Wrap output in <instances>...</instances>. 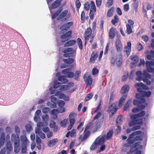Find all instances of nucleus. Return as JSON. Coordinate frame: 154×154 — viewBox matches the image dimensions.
<instances>
[{
    "instance_id": "obj_1",
    "label": "nucleus",
    "mask_w": 154,
    "mask_h": 154,
    "mask_svg": "<svg viewBox=\"0 0 154 154\" xmlns=\"http://www.w3.org/2000/svg\"><path fill=\"white\" fill-rule=\"evenodd\" d=\"M134 86L137 89L138 92H141V94H136V97L137 99H140H140L142 97L143 98V97H149L151 94V92L150 91H143V89H146V86L144 85L142 83H137L134 85Z\"/></svg>"
},
{
    "instance_id": "obj_2",
    "label": "nucleus",
    "mask_w": 154,
    "mask_h": 154,
    "mask_svg": "<svg viewBox=\"0 0 154 154\" xmlns=\"http://www.w3.org/2000/svg\"><path fill=\"white\" fill-rule=\"evenodd\" d=\"M122 56L120 53L117 55L116 57H112L110 59V63L111 66H114L115 63L118 66H120L122 63Z\"/></svg>"
},
{
    "instance_id": "obj_3",
    "label": "nucleus",
    "mask_w": 154,
    "mask_h": 154,
    "mask_svg": "<svg viewBox=\"0 0 154 154\" xmlns=\"http://www.w3.org/2000/svg\"><path fill=\"white\" fill-rule=\"evenodd\" d=\"M103 115L100 112H98L94 117V120L98 119V122H97L95 126L97 130L100 127L103 121Z\"/></svg>"
},
{
    "instance_id": "obj_4",
    "label": "nucleus",
    "mask_w": 154,
    "mask_h": 154,
    "mask_svg": "<svg viewBox=\"0 0 154 154\" xmlns=\"http://www.w3.org/2000/svg\"><path fill=\"white\" fill-rule=\"evenodd\" d=\"M71 14L68 13V11L67 10H65L60 14L57 19V20H61V21H64L69 18Z\"/></svg>"
},
{
    "instance_id": "obj_5",
    "label": "nucleus",
    "mask_w": 154,
    "mask_h": 154,
    "mask_svg": "<svg viewBox=\"0 0 154 154\" xmlns=\"http://www.w3.org/2000/svg\"><path fill=\"white\" fill-rule=\"evenodd\" d=\"M62 52L65 53L63 55L65 57H72L75 54V51L72 48H69L63 49Z\"/></svg>"
},
{
    "instance_id": "obj_6",
    "label": "nucleus",
    "mask_w": 154,
    "mask_h": 154,
    "mask_svg": "<svg viewBox=\"0 0 154 154\" xmlns=\"http://www.w3.org/2000/svg\"><path fill=\"white\" fill-rule=\"evenodd\" d=\"M141 131H135L130 134L127 141L131 145L134 142L135 140L134 138V137L137 135H139L141 134Z\"/></svg>"
},
{
    "instance_id": "obj_7",
    "label": "nucleus",
    "mask_w": 154,
    "mask_h": 154,
    "mask_svg": "<svg viewBox=\"0 0 154 154\" xmlns=\"http://www.w3.org/2000/svg\"><path fill=\"white\" fill-rule=\"evenodd\" d=\"M117 108V106L114 103L112 104L109 106L107 111L109 113H110L109 115V117H112L114 113L116 112Z\"/></svg>"
},
{
    "instance_id": "obj_8",
    "label": "nucleus",
    "mask_w": 154,
    "mask_h": 154,
    "mask_svg": "<svg viewBox=\"0 0 154 154\" xmlns=\"http://www.w3.org/2000/svg\"><path fill=\"white\" fill-rule=\"evenodd\" d=\"M151 77L150 75L147 71L144 70L142 80L148 85H150L151 84L150 81L148 80L149 79H150Z\"/></svg>"
},
{
    "instance_id": "obj_9",
    "label": "nucleus",
    "mask_w": 154,
    "mask_h": 154,
    "mask_svg": "<svg viewBox=\"0 0 154 154\" xmlns=\"http://www.w3.org/2000/svg\"><path fill=\"white\" fill-rule=\"evenodd\" d=\"M145 102V100L144 98H141L140 101L137 100H134L133 101V104L134 105H136L138 107H140L141 109H143L145 107V106L143 105V103Z\"/></svg>"
},
{
    "instance_id": "obj_10",
    "label": "nucleus",
    "mask_w": 154,
    "mask_h": 154,
    "mask_svg": "<svg viewBox=\"0 0 154 154\" xmlns=\"http://www.w3.org/2000/svg\"><path fill=\"white\" fill-rule=\"evenodd\" d=\"M62 72L64 75L65 77L72 78L74 77V74L71 71L70 69H66L63 70Z\"/></svg>"
},
{
    "instance_id": "obj_11",
    "label": "nucleus",
    "mask_w": 154,
    "mask_h": 154,
    "mask_svg": "<svg viewBox=\"0 0 154 154\" xmlns=\"http://www.w3.org/2000/svg\"><path fill=\"white\" fill-rule=\"evenodd\" d=\"M84 79L85 81L87 83V87H90L92 83V79L88 73H86L84 76Z\"/></svg>"
},
{
    "instance_id": "obj_12",
    "label": "nucleus",
    "mask_w": 154,
    "mask_h": 154,
    "mask_svg": "<svg viewBox=\"0 0 154 154\" xmlns=\"http://www.w3.org/2000/svg\"><path fill=\"white\" fill-rule=\"evenodd\" d=\"M146 65L147 69L149 72H154V67H152L154 65V60L150 61H146Z\"/></svg>"
},
{
    "instance_id": "obj_13",
    "label": "nucleus",
    "mask_w": 154,
    "mask_h": 154,
    "mask_svg": "<svg viewBox=\"0 0 154 154\" xmlns=\"http://www.w3.org/2000/svg\"><path fill=\"white\" fill-rule=\"evenodd\" d=\"M72 24L73 22H70L62 25L60 27V29L61 30V33H63L65 32L64 31L67 30Z\"/></svg>"
},
{
    "instance_id": "obj_14",
    "label": "nucleus",
    "mask_w": 154,
    "mask_h": 154,
    "mask_svg": "<svg viewBox=\"0 0 154 154\" xmlns=\"http://www.w3.org/2000/svg\"><path fill=\"white\" fill-rule=\"evenodd\" d=\"M143 147L142 145H141V143L140 142H138L135 143L134 144V146H133L131 149L130 152H127L126 154H131L133 152L132 151L133 149H141Z\"/></svg>"
},
{
    "instance_id": "obj_15",
    "label": "nucleus",
    "mask_w": 154,
    "mask_h": 154,
    "mask_svg": "<svg viewBox=\"0 0 154 154\" xmlns=\"http://www.w3.org/2000/svg\"><path fill=\"white\" fill-rule=\"evenodd\" d=\"M55 96L59 98L63 99L65 101H68L69 98L68 96H66L65 94L61 93L60 91H58L55 94Z\"/></svg>"
},
{
    "instance_id": "obj_16",
    "label": "nucleus",
    "mask_w": 154,
    "mask_h": 154,
    "mask_svg": "<svg viewBox=\"0 0 154 154\" xmlns=\"http://www.w3.org/2000/svg\"><path fill=\"white\" fill-rule=\"evenodd\" d=\"M72 32L70 31H69L65 33V34L61 36V38L62 39V42H65L66 41L68 40L71 37V34Z\"/></svg>"
},
{
    "instance_id": "obj_17",
    "label": "nucleus",
    "mask_w": 154,
    "mask_h": 154,
    "mask_svg": "<svg viewBox=\"0 0 154 154\" xmlns=\"http://www.w3.org/2000/svg\"><path fill=\"white\" fill-rule=\"evenodd\" d=\"M105 139L106 136L105 135L102 136H100L96 139L95 141L98 145H101L103 143L105 140Z\"/></svg>"
},
{
    "instance_id": "obj_18",
    "label": "nucleus",
    "mask_w": 154,
    "mask_h": 154,
    "mask_svg": "<svg viewBox=\"0 0 154 154\" xmlns=\"http://www.w3.org/2000/svg\"><path fill=\"white\" fill-rule=\"evenodd\" d=\"M131 42H129L127 43V45L124 48V52L126 54L127 56L130 54L131 51Z\"/></svg>"
},
{
    "instance_id": "obj_19",
    "label": "nucleus",
    "mask_w": 154,
    "mask_h": 154,
    "mask_svg": "<svg viewBox=\"0 0 154 154\" xmlns=\"http://www.w3.org/2000/svg\"><path fill=\"white\" fill-rule=\"evenodd\" d=\"M11 140L14 142V144L20 143L19 135L12 134L11 136Z\"/></svg>"
},
{
    "instance_id": "obj_20",
    "label": "nucleus",
    "mask_w": 154,
    "mask_h": 154,
    "mask_svg": "<svg viewBox=\"0 0 154 154\" xmlns=\"http://www.w3.org/2000/svg\"><path fill=\"white\" fill-rule=\"evenodd\" d=\"M35 133L36 134L39 136L42 139H44L45 138V135L44 133L41 131L40 128H36Z\"/></svg>"
},
{
    "instance_id": "obj_21",
    "label": "nucleus",
    "mask_w": 154,
    "mask_h": 154,
    "mask_svg": "<svg viewBox=\"0 0 154 154\" xmlns=\"http://www.w3.org/2000/svg\"><path fill=\"white\" fill-rule=\"evenodd\" d=\"M74 84L72 82L68 83L67 85H63L61 86L60 90L61 91H66L69 88V87L73 86Z\"/></svg>"
},
{
    "instance_id": "obj_22",
    "label": "nucleus",
    "mask_w": 154,
    "mask_h": 154,
    "mask_svg": "<svg viewBox=\"0 0 154 154\" xmlns=\"http://www.w3.org/2000/svg\"><path fill=\"white\" fill-rule=\"evenodd\" d=\"M58 142V139L54 138L49 141L48 142L47 145L50 147H52L55 145Z\"/></svg>"
},
{
    "instance_id": "obj_23",
    "label": "nucleus",
    "mask_w": 154,
    "mask_h": 154,
    "mask_svg": "<svg viewBox=\"0 0 154 154\" xmlns=\"http://www.w3.org/2000/svg\"><path fill=\"white\" fill-rule=\"evenodd\" d=\"M21 144H29V141L27 139L26 136L23 135L20 137Z\"/></svg>"
},
{
    "instance_id": "obj_24",
    "label": "nucleus",
    "mask_w": 154,
    "mask_h": 154,
    "mask_svg": "<svg viewBox=\"0 0 154 154\" xmlns=\"http://www.w3.org/2000/svg\"><path fill=\"white\" fill-rule=\"evenodd\" d=\"M116 44L117 51L118 52H120L122 48L120 41L119 39L117 40L116 41Z\"/></svg>"
},
{
    "instance_id": "obj_25",
    "label": "nucleus",
    "mask_w": 154,
    "mask_h": 154,
    "mask_svg": "<svg viewBox=\"0 0 154 154\" xmlns=\"http://www.w3.org/2000/svg\"><path fill=\"white\" fill-rule=\"evenodd\" d=\"M146 112L145 111H143L139 113L132 115L131 116V119L139 118L141 117L145 114Z\"/></svg>"
},
{
    "instance_id": "obj_26",
    "label": "nucleus",
    "mask_w": 154,
    "mask_h": 154,
    "mask_svg": "<svg viewBox=\"0 0 154 154\" xmlns=\"http://www.w3.org/2000/svg\"><path fill=\"white\" fill-rule=\"evenodd\" d=\"M50 113L51 115L53 116V119H56L57 118V115L58 113V109H53L51 111Z\"/></svg>"
},
{
    "instance_id": "obj_27",
    "label": "nucleus",
    "mask_w": 154,
    "mask_h": 154,
    "mask_svg": "<svg viewBox=\"0 0 154 154\" xmlns=\"http://www.w3.org/2000/svg\"><path fill=\"white\" fill-rule=\"evenodd\" d=\"M65 77L64 75H60L59 77L58 80L59 81L61 82L62 83H66L68 82V80Z\"/></svg>"
},
{
    "instance_id": "obj_28",
    "label": "nucleus",
    "mask_w": 154,
    "mask_h": 154,
    "mask_svg": "<svg viewBox=\"0 0 154 154\" xmlns=\"http://www.w3.org/2000/svg\"><path fill=\"white\" fill-rule=\"evenodd\" d=\"M136 75L137 76V77L136 78V80L140 81L142 80L143 74H142V72L140 71H138L136 72Z\"/></svg>"
},
{
    "instance_id": "obj_29",
    "label": "nucleus",
    "mask_w": 154,
    "mask_h": 154,
    "mask_svg": "<svg viewBox=\"0 0 154 154\" xmlns=\"http://www.w3.org/2000/svg\"><path fill=\"white\" fill-rule=\"evenodd\" d=\"M129 89V88L128 86L125 85L122 88L120 92L121 94H123L128 92Z\"/></svg>"
},
{
    "instance_id": "obj_30",
    "label": "nucleus",
    "mask_w": 154,
    "mask_h": 154,
    "mask_svg": "<svg viewBox=\"0 0 154 154\" xmlns=\"http://www.w3.org/2000/svg\"><path fill=\"white\" fill-rule=\"evenodd\" d=\"M115 36V29L111 28L109 30V36L110 39L113 38Z\"/></svg>"
},
{
    "instance_id": "obj_31",
    "label": "nucleus",
    "mask_w": 154,
    "mask_h": 154,
    "mask_svg": "<svg viewBox=\"0 0 154 154\" xmlns=\"http://www.w3.org/2000/svg\"><path fill=\"white\" fill-rule=\"evenodd\" d=\"M132 102V99H129L127 101L126 103L124 106L123 109L124 110H126L129 108L131 103Z\"/></svg>"
},
{
    "instance_id": "obj_32",
    "label": "nucleus",
    "mask_w": 154,
    "mask_h": 154,
    "mask_svg": "<svg viewBox=\"0 0 154 154\" xmlns=\"http://www.w3.org/2000/svg\"><path fill=\"white\" fill-rule=\"evenodd\" d=\"M127 97V95H124L120 98L119 103V107H121L122 106L123 103L126 99Z\"/></svg>"
},
{
    "instance_id": "obj_33",
    "label": "nucleus",
    "mask_w": 154,
    "mask_h": 154,
    "mask_svg": "<svg viewBox=\"0 0 154 154\" xmlns=\"http://www.w3.org/2000/svg\"><path fill=\"white\" fill-rule=\"evenodd\" d=\"M75 42L76 41L75 40H70L64 44V46L66 47L72 46L74 45Z\"/></svg>"
},
{
    "instance_id": "obj_34",
    "label": "nucleus",
    "mask_w": 154,
    "mask_h": 154,
    "mask_svg": "<svg viewBox=\"0 0 154 154\" xmlns=\"http://www.w3.org/2000/svg\"><path fill=\"white\" fill-rule=\"evenodd\" d=\"M29 144H21V151L23 153H25L27 151V147Z\"/></svg>"
},
{
    "instance_id": "obj_35",
    "label": "nucleus",
    "mask_w": 154,
    "mask_h": 154,
    "mask_svg": "<svg viewBox=\"0 0 154 154\" xmlns=\"http://www.w3.org/2000/svg\"><path fill=\"white\" fill-rule=\"evenodd\" d=\"M5 134L4 133H2L0 138V144L1 146H3L5 143Z\"/></svg>"
},
{
    "instance_id": "obj_36",
    "label": "nucleus",
    "mask_w": 154,
    "mask_h": 154,
    "mask_svg": "<svg viewBox=\"0 0 154 154\" xmlns=\"http://www.w3.org/2000/svg\"><path fill=\"white\" fill-rule=\"evenodd\" d=\"M14 152H15L17 153L20 151V143L14 144Z\"/></svg>"
},
{
    "instance_id": "obj_37",
    "label": "nucleus",
    "mask_w": 154,
    "mask_h": 154,
    "mask_svg": "<svg viewBox=\"0 0 154 154\" xmlns=\"http://www.w3.org/2000/svg\"><path fill=\"white\" fill-rule=\"evenodd\" d=\"M68 123V119H65L61 121L60 125V126L63 128L66 127V124Z\"/></svg>"
},
{
    "instance_id": "obj_38",
    "label": "nucleus",
    "mask_w": 154,
    "mask_h": 154,
    "mask_svg": "<svg viewBox=\"0 0 154 154\" xmlns=\"http://www.w3.org/2000/svg\"><path fill=\"white\" fill-rule=\"evenodd\" d=\"M97 57V53L93 52L91 54L90 59V62H92L94 61Z\"/></svg>"
},
{
    "instance_id": "obj_39",
    "label": "nucleus",
    "mask_w": 154,
    "mask_h": 154,
    "mask_svg": "<svg viewBox=\"0 0 154 154\" xmlns=\"http://www.w3.org/2000/svg\"><path fill=\"white\" fill-rule=\"evenodd\" d=\"M60 5V4L55 1L49 7V8L50 9H53L57 8Z\"/></svg>"
},
{
    "instance_id": "obj_40",
    "label": "nucleus",
    "mask_w": 154,
    "mask_h": 154,
    "mask_svg": "<svg viewBox=\"0 0 154 154\" xmlns=\"http://www.w3.org/2000/svg\"><path fill=\"white\" fill-rule=\"evenodd\" d=\"M131 60H132L131 63L134 65L138 62L139 58L137 56L132 57L131 58Z\"/></svg>"
},
{
    "instance_id": "obj_41",
    "label": "nucleus",
    "mask_w": 154,
    "mask_h": 154,
    "mask_svg": "<svg viewBox=\"0 0 154 154\" xmlns=\"http://www.w3.org/2000/svg\"><path fill=\"white\" fill-rule=\"evenodd\" d=\"M91 8L90 9V11L95 12L96 8L94 3L92 1L91 2Z\"/></svg>"
},
{
    "instance_id": "obj_42",
    "label": "nucleus",
    "mask_w": 154,
    "mask_h": 154,
    "mask_svg": "<svg viewBox=\"0 0 154 154\" xmlns=\"http://www.w3.org/2000/svg\"><path fill=\"white\" fill-rule=\"evenodd\" d=\"M42 118L43 121H44V122L45 123L46 125H48V121L49 119V117L48 115L46 114L45 115H43L42 116Z\"/></svg>"
},
{
    "instance_id": "obj_43",
    "label": "nucleus",
    "mask_w": 154,
    "mask_h": 154,
    "mask_svg": "<svg viewBox=\"0 0 154 154\" xmlns=\"http://www.w3.org/2000/svg\"><path fill=\"white\" fill-rule=\"evenodd\" d=\"M131 145L130 144V143L128 142H127V143H124L123 144V146L122 149V151L124 152L127 151V150L125 149V148H129L130 147H131Z\"/></svg>"
},
{
    "instance_id": "obj_44",
    "label": "nucleus",
    "mask_w": 154,
    "mask_h": 154,
    "mask_svg": "<svg viewBox=\"0 0 154 154\" xmlns=\"http://www.w3.org/2000/svg\"><path fill=\"white\" fill-rule=\"evenodd\" d=\"M126 32L127 34L128 35L130 34L132 32V30L131 26L129 24L126 25Z\"/></svg>"
},
{
    "instance_id": "obj_45",
    "label": "nucleus",
    "mask_w": 154,
    "mask_h": 154,
    "mask_svg": "<svg viewBox=\"0 0 154 154\" xmlns=\"http://www.w3.org/2000/svg\"><path fill=\"white\" fill-rule=\"evenodd\" d=\"M64 62L66 64L72 63L74 61V60L72 58H68L63 60Z\"/></svg>"
},
{
    "instance_id": "obj_46",
    "label": "nucleus",
    "mask_w": 154,
    "mask_h": 154,
    "mask_svg": "<svg viewBox=\"0 0 154 154\" xmlns=\"http://www.w3.org/2000/svg\"><path fill=\"white\" fill-rule=\"evenodd\" d=\"M27 132H29L32 130L31 125L30 124H27L25 126Z\"/></svg>"
},
{
    "instance_id": "obj_47",
    "label": "nucleus",
    "mask_w": 154,
    "mask_h": 154,
    "mask_svg": "<svg viewBox=\"0 0 154 154\" xmlns=\"http://www.w3.org/2000/svg\"><path fill=\"white\" fill-rule=\"evenodd\" d=\"M47 125H46L45 122L43 123L42 122H38L37 124V128H40L41 127L47 126Z\"/></svg>"
},
{
    "instance_id": "obj_48",
    "label": "nucleus",
    "mask_w": 154,
    "mask_h": 154,
    "mask_svg": "<svg viewBox=\"0 0 154 154\" xmlns=\"http://www.w3.org/2000/svg\"><path fill=\"white\" fill-rule=\"evenodd\" d=\"M6 147L7 149L9 151H11L12 149V144L10 141H8L7 142Z\"/></svg>"
},
{
    "instance_id": "obj_49",
    "label": "nucleus",
    "mask_w": 154,
    "mask_h": 154,
    "mask_svg": "<svg viewBox=\"0 0 154 154\" xmlns=\"http://www.w3.org/2000/svg\"><path fill=\"white\" fill-rule=\"evenodd\" d=\"M83 125V123L82 122L80 123L77 128V130L79 131V133H81L83 129V128L82 127Z\"/></svg>"
},
{
    "instance_id": "obj_50",
    "label": "nucleus",
    "mask_w": 154,
    "mask_h": 154,
    "mask_svg": "<svg viewBox=\"0 0 154 154\" xmlns=\"http://www.w3.org/2000/svg\"><path fill=\"white\" fill-rule=\"evenodd\" d=\"M77 42L79 49H82V43L81 39L80 38H78L77 40Z\"/></svg>"
},
{
    "instance_id": "obj_51",
    "label": "nucleus",
    "mask_w": 154,
    "mask_h": 154,
    "mask_svg": "<svg viewBox=\"0 0 154 154\" xmlns=\"http://www.w3.org/2000/svg\"><path fill=\"white\" fill-rule=\"evenodd\" d=\"M80 71L79 70L77 71L74 76V79L75 80H78L80 76Z\"/></svg>"
},
{
    "instance_id": "obj_52",
    "label": "nucleus",
    "mask_w": 154,
    "mask_h": 154,
    "mask_svg": "<svg viewBox=\"0 0 154 154\" xmlns=\"http://www.w3.org/2000/svg\"><path fill=\"white\" fill-rule=\"evenodd\" d=\"M113 132L112 131H109L107 134L106 138L107 140H109L112 137Z\"/></svg>"
},
{
    "instance_id": "obj_53",
    "label": "nucleus",
    "mask_w": 154,
    "mask_h": 154,
    "mask_svg": "<svg viewBox=\"0 0 154 154\" xmlns=\"http://www.w3.org/2000/svg\"><path fill=\"white\" fill-rule=\"evenodd\" d=\"M113 9L111 8L109 9L107 12V16L109 17H111L113 13Z\"/></svg>"
},
{
    "instance_id": "obj_54",
    "label": "nucleus",
    "mask_w": 154,
    "mask_h": 154,
    "mask_svg": "<svg viewBox=\"0 0 154 154\" xmlns=\"http://www.w3.org/2000/svg\"><path fill=\"white\" fill-rule=\"evenodd\" d=\"M128 72H126L124 73V75L122 77V81H126L128 78Z\"/></svg>"
},
{
    "instance_id": "obj_55",
    "label": "nucleus",
    "mask_w": 154,
    "mask_h": 154,
    "mask_svg": "<svg viewBox=\"0 0 154 154\" xmlns=\"http://www.w3.org/2000/svg\"><path fill=\"white\" fill-rule=\"evenodd\" d=\"M49 126L51 128H57V127L56 126L55 122L53 121H51Z\"/></svg>"
},
{
    "instance_id": "obj_56",
    "label": "nucleus",
    "mask_w": 154,
    "mask_h": 154,
    "mask_svg": "<svg viewBox=\"0 0 154 154\" xmlns=\"http://www.w3.org/2000/svg\"><path fill=\"white\" fill-rule=\"evenodd\" d=\"M65 104V102L63 100H59L57 103V105L60 107H62Z\"/></svg>"
},
{
    "instance_id": "obj_57",
    "label": "nucleus",
    "mask_w": 154,
    "mask_h": 154,
    "mask_svg": "<svg viewBox=\"0 0 154 154\" xmlns=\"http://www.w3.org/2000/svg\"><path fill=\"white\" fill-rule=\"evenodd\" d=\"M97 145H98L95 141L92 143L91 146L90 147V149L91 150H94L95 149L97 146Z\"/></svg>"
},
{
    "instance_id": "obj_58",
    "label": "nucleus",
    "mask_w": 154,
    "mask_h": 154,
    "mask_svg": "<svg viewBox=\"0 0 154 154\" xmlns=\"http://www.w3.org/2000/svg\"><path fill=\"white\" fill-rule=\"evenodd\" d=\"M132 119V121H131L129 124V126L131 127L132 126L135 125L136 124V122H135V119Z\"/></svg>"
},
{
    "instance_id": "obj_59",
    "label": "nucleus",
    "mask_w": 154,
    "mask_h": 154,
    "mask_svg": "<svg viewBox=\"0 0 154 154\" xmlns=\"http://www.w3.org/2000/svg\"><path fill=\"white\" fill-rule=\"evenodd\" d=\"M92 32L91 29V28H88L86 29L85 34V35H90Z\"/></svg>"
},
{
    "instance_id": "obj_60",
    "label": "nucleus",
    "mask_w": 154,
    "mask_h": 154,
    "mask_svg": "<svg viewBox=\"0 0 154 154\" xmlns=\"http://www.w3.org/2000/svg\"><path fill=\"white\" fill-rule=\"evenodd\" d=\"M92 96L93 94H92L90 93L88 94L85 97V100L87 101L89 100L92 97Z\"/></svg>"
},
{
    "instance_id": "obj_61",
    "label": "nucleus",
    "mask_w": 154,
    "mask_h": 154,
    "mask_svg": "<svg viewBox=\"0 0 154 154\" xmlns=\"http://www.w3.org/2000/svg\"><path fill=\"white\" fill-rule=\"evenodd\" d=\"M61 12V11L60 10H58L57 12H56L53 15L52 18L53 19H54L56 17L58 16L59 14Z\"/></svg>"
},
{
    "instance_id": "obj_62",
    "label": "nucleus",
    "mask_w": 154,
    "mask_h": 154,
    "mask_svg": "<svg viewBox=\"0 0 154 154\" xmlns=\"http://www.w3.org/2000/svg\"><path fill=\"white\" fill-rule=\"evenodd\" d=\"M50 109L48 107H45L42 109V112L43 113L46 114L50 111Z\"/></svg>"
},
{
    "instance_id": "obj_63",
    "label": "nucleus",
    "mask_w": 154,
    "mask_h": 154,
    "mask_svg": "<svg viewBox=\"0 0 154 154\" xmlns=\"http://www.w3.org/2000/svg\"><path fill=\"white\" fill-rule=\"evenodd\" d=\"M47 137L48 138H49L51 137L53 135V132L50 131H48V132L46 133Z\"/></svg>"
},
{
    "instance_id": "obj_64",
    "label": "nucleus",
    "mask_w": 154,
    "mask_h": 154,
    "mask_svg": "<svg viewBox=\"0 0 154 154\" xmlns=\"http://www.w3.org/2000/svg\"><path fill=\"white\" fill-rule=\"evenodd\" d=\"M138 118H134L135 119V122L137 124H142L143 123V121L142 119H137Z\"/></svg>"
}]
</instances>
